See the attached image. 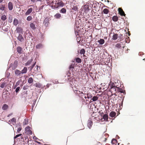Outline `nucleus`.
I'll return each instance as SVG.
<instances>
[{
	"mask_svg": "<svg viewBox=\"0 0 145 145\" xmlns=\"http://www.w3.org/2000/svg\"><path fill=\"white\" fill-rule=\"evenodd\" d=\"M10 75V73L8 72H7L6 73V76L8 78Z\"/></svg>",
	"mask_w": 145,
	"mask_h": 145,
	"instance_id": "5fc2aeb1",
	"label": "nucleus"
},
{
	"mask_svg": "<svg viewBox=\"0 0 145 145\" xmlns=\"http://www.w3.org/2000/svg\"><path fill=\"white\" fill-rule=\"evenodd\" d=\"M97 42L101 45H102L105 43V40L103 39H100L97 41Z\"/></svg>",
	"mask_w": 145,
	"mask_h": 145,
	"instance_id": "412c9836",
	"label": "nucleus"
},
{
	"mask_svg": "<svg viewBox=\"0 0 145 145\" xmlns=\"http://www.w3.org/2000/svg\"><path fill=\"white\" fill-rule=\"evenodd\" d=\"M29 88V86L27 85H25L23 87V89L24 90L28 89Z\"/></svg>",
	"mask_w": 145,
	"mask_h": 145,
	"instance_id": "603ef678",
	"label": "nucleus"
},
{
	"mask_svg": "<svg viewBox=\"0 0 145 145\" xmlns=\"http://www.w3.org/2000/svg\"><path fill=\"white\" fill-rule=\"evenodd\" d=\"M8 106L7 105L4 104L2 107V108L3 110H6L8 109Z\"/></svg>",
	"mask_w": 145,
	"mask_h": 145,
	"instance_id": "aec40b11",
	"label": "nucleus"
},
{
	"mask_svg": "<svg viewBox=\"0 0 145 145\" xmlns=\"http://www.w3.org/2000/svg\"><path fill=\"white\" fill-rule=\"evenodd\" d=\"M74 64H72L69 67V70L68 72L67 73V75L65 76V77H68V76H71V75H73L72 72L73 69L74 68Z\"/></svg>",
	"mask_w": 145,
	"mask_h": 145,
	"instance_id": "20e7f679",
	"label": "nucleus"
},
{
	"mask_svg": "<svg viewBox=\"0 0 145 145\" xmlns=\"http://www.w3.org/2000/svg\"><path fill=\"white\" fill-rule=\"evenodd\" d=\"M15 73L16 76H18L21 74V71L18 69H16L15 71Z\"/></svg>",
	"mask_w": 145,
	"mask_h": 145,
	"instance_id": "f8f14e48",
	"label": "nucleus"
},
{
	"mask_svg": "<svg viewBox=\"0 0 145 145\" xmlns=\"http://www.w3.org/2000/svg\"><path fill=\"white\" fill-rule=\"evenodd\" d=\"M116 115V113L115 112L112 111L110 113L109 115L111 117L113 118Z\"/></svg>",
	"mask_w": 145,
	"mask_h": 145,
	"instance_id": "bb28decb",
	"label": "nucleus"
},
{
	"mask_svg": "<svg viewBox=\"0 0 145 145\" xmlns=\"http://www.w3.org/2000/svg\"><path fill=\"white\" fill-rule=\"evenodd\" d=\"M117 143V140L115 139H113L111 141V143L112 144H115Z\"/></svg>",
	"mask_w": 145,
	"mask_h": 145,
	"instance_id": "c9c22d12",
	"label": "nucleus"
},
{
	"mask_svg": "<svg viewBox=\"0 0 145 145\" xmlns=\"http://www.w3.org/2000/svg\"><path fill=\"white\" fill-rule=\"evenodd\" d=\"M72 88L73 91L75 93V92H76V91H78V90H79V89L76 88V86H73Z\"/></svg>",
	"mask_w": 145,
	"mask_h": 145,
	"instance_id": "c756f323",
	"label": "nucleus"
},
{
	"mask_svg": "<svg viewBox=\"0 0 145 145\" xmlns=\"http://www.w3.org/2000/svg\"><path fill=\"white\" fill-rule=\"evenodd\" d=\"M22 135V134H19L16 135L15 137H14V138L15 139L19 136H21Z\"/></svg>",
	"mask_w": 145,
	"mask_h": 145,
	"instance_id": "4d7b16f0",
	"label": "nucleus"
},
{
	"mask_svg": "<svg viewBox=\"0 0 145 145\" xmlns=\"http://www.w3.org/2000/svg\"><path fill=\"white\" fill-rule=\"evenodd\" d=\"M117 91L118 92H120L121 93H123L125 94V90H123L119 88V87L117 88Z\"/></svg>",
	"mask_w": 145,
	"mask_h": 145,
	"instance_id": "4be33fe9",
	"label": "nucleus"
},
{
	"mask_svg": "<svg viewBox=\"0 0 145 145\" xmlns=\"http://www.w3.org/2000/svg\"><path fill=\"white\" fill-rule=\"evenodd\" d=\"M75 94L79 96H83L84 95H85V94L83 93L82 92H81L79 90L76 92H75Z\"/></svg>",
	"mask_w": 145,
	"mask_h": 145,
	"instance_id": "9d476101",
	"label": "nucleus"
},
{
	"mask_svg": "<svg viewBox=\"0 0 145 145\" xmlns=\"http://www.w3.org/2000/svg\"><path fill=\"white\" fill-rule=\"evenodd\" d=\"M118 37V34L116 33L114 34L112 36V39L114 40L117 39Z\"/></svg>",
	"mask_w": 145,
	"mask_h": 145,
	"instance_id": "cd10ccee",
	"label": "nucleus"
},
{
	"mask_svg": "<svg viewBox=\"0 0 145 145\" xmlns=\"http://www.w3.org/2000/svg\"><path fill=\"white\" fill-rule=\"evenodd\" d=\"M93 123V122L91 120H88L87 123V126L89 129H91Z\"/></svg>",
	"mask_w": 145,
	"mask_h": 145,
	"instance_id": "1a4fd4ad",
	"label": "nucleus"
},
{
	"mask_svg": "<svg viewBox=\"0 0 145 145\" xmlns=\"http://www.w3.org/2000/svg\"><path fill=\"white\" fill-rule=\"evenodd\" d=\"M66 12V10L64 8H62L60 11V12H61V13H65Z\"/></svg>",
	"mask_w": 145,
	"mask_h": 145,
	"instance_id": "c03bdc74",
	"label": "nucleus"
},
{
	"mask_svg": "<svg viewBox=\"0 0 145 145\" xmlns=\"http://www.w3.org/2000/svg\"><path fill=\"white\" fill-rule=\"evenodd\" d=\"M116 87L114 83L110 82V83L109 84V88H112Z\"/></svg>",
	"mask_w": 145,
	"mask_h": 145,
	"instance_id": "f3484780",
	"label": "nucleus"
},
{
	"mask_svg": "<svg viewBox=\"0 0 145 145\" xmlns=\"http://www.w3.org/2000/svg\"><path fill=\"white\" fill-rule=\"evenodd\" d=\"M49 22L48 21V18H45L43 22V23L46 26V27H47L48 26V24Z\"/></svg>",
	"mask_w": 145,
	"mask_h": 145,
	"instance_id": "2eb2a0df",
	"label": "nucleus"
},
{
	"mask_svg": "<svg viewBox=\"0 0 145 145\" xmlns=\"http://www.w3.org/2000/svg\"><path fill=\"white\" fill-rule=\"evenodd\" d=\"M28 119L26 118L24 119V120L23 122L24 125H26L28 124Z\"/></svg>",
	"mask_w": 145,
	"mask_h": 145,
	"instance_id": "f704fd0d",
	"label": "nucleus"
},
{
	"mask_svg": "<svg viewBox=\"0 0 145 145\" xmlns=\"http://www.w3.org/2000/svg\"><path fill=\"white\" fill-rule=\"evenodd\" d=\"M52 82L54 84H57L58 83V80H54Z\"/></svg>",
	"mask_w": 145,
	"mask_h": 145,
	"instance_id": "bf43d9fd",
	"label": "nucleus"
},
{
	"mask_svg": "<svg viewBox=\"0 0 145 145\" xmlns=\"http://www.w3.org/2000/svg\"><path fill=\"white\" fill-rule=\"evenodd\" d=\"M35 86L36 87L40 88L42 87V85L40 83H36L35 84Z\"/></svg>",
	"mask_w": 145,
	"mask_h": 145,
	"instance_id": "09e8293b",
	"label": "nucleus"
},
{
	"mask_svg": "<svg viewBox=\"0 0 145 145\" xmlns=\"http://www.w3.org/2000/svg\"><path fill=\"white\" fill-rule=\"evenodd\" d=\"M36 63V62H35L33 65H32L31 66H30L29 67V68L30 69V71H31L34 67V66H35Z\"/></svg>",
	"mask_w": 145,
	"mask_h": 145,
	"instance_id": "ea45409f",
	"label": "nucleus"
},
{
	"mask_svg": "<svg viewBox=\"0 0 145 145\" xmlns=\"http://www.w3.org/2000/svg\"><path fill=\"white\" fill-rule=\"evenodd\" d=\"M27 70V68L26 67H24L22 71H21V73L23 74L26 73Z\"/></svg>",
	"mask_w": 145,
	"mask_h": 145,
	"instance_id": "5701e85b",
	"label": "nucleus"
},
{
	"mask_svg": "<svg viewBox=\"0 0 145 145\" xmlns=\"http://www.w3.org/2000/svg\"><path fill=\"white\" fill-rule=\"evenodd\" d=\"M49 86V84H47L46 85V87L47 88H48Z\"/></svg>",
	"mask_w": 145,
	"mask_h": 145,
	"instance_id": "338daca9",
	"label": "nucleus"
},
{
	"mask_svg": "<svg viewBox=\"0 0 145 145\" xmlns=\"http://www.w3.org/2000/svg\"><path fill=\"white\" fill-rule=\"evenodd\" d=\"M103 118L105 120L107 121L108 119V115L107 114H105L103 116Z\"/></svg>",
	"mask_w": 145,
	"mask_h": 145,
	"instance_id": "7c9ffc66",
	"label": "nucleus"
},
{
	"mask_svg": "<svg viewBox=\"0 0 145 145\" xmlns=\"http://www.w3.org/2000/svg\"><path fill=\"white\" fill-rule=\"evenodd\" d=\"M33 79L32 77H30L28 80V82L29 84H31L33 82Z\"/></svg>",
	"mask_w": 145,
	"mask_h": 145,
	"instance_id": "4c0bfd02",
	"label": "nucleus"
},
{
	"mask_svg": "<svg viewBox=\"0 0 145 145\" xmlns=\"http://www.w3.org/2000/svg\"><path fill=\"white\" fill-rule=\"evenodd\" d=\"M118 10L121 16H125V14L124 12L123 11L122 8H118Z\"/></svg>",
	"mask_w": 145,
	"mask_h": 145,
	"instance_id": "6e6552de",
	"label": "nucleus"
},
{
	"mask_svg": "<svg viewBox=\"0 0 145 145\" xmlns=\"http://www.w3.org/2000/svg\"><path fill=\"white\" fill-rule=\"evenodd\" d=\"M92 4L90 2L86 3V4L84 5L82 7V9L85 13H88L91 8Z\"/></svg>",
	"mask_w": 145,
	"mask_h": 145,
	"instance_id": "f03ea898",
	"label": "nucleus"
},
{
	"mask_svg": "<svg viewBox=\"0 0 145 145\" xmlns=\"http://www.w3.org/2000/svg\"><path fill=\"white\" fill-rule=\"evenodd\" d=\"M72 9L75 11H77L78 10V8L77 7L76 5L73 6V7L72 8Z\"/></svg>",
	"mask_w": 145,
	"mask_h": 145,
	"instance_id": "a18cd8bd",
	"label": "nucleus"
},
{
	"mask_svg": "<svg viewBox=\"0 0 145 145\" xmlns=\"http://www.w3.org/2000/svg\"><path fill=\"white\" fill-rule=\"evenodd\" d=\"M101 3V2L98 3L95 1V2L93 3V4H92L91 7L97 9L100 7Z\"/></svg>",
	"mask_w": 145,
	"mask_h": 145,
	"instance_id": "39448f33",
	"label": "nucleus"
},
{
	"mask_svg": "<svg viewBox=\"0 0 145 145\" xmlns=\"http://www.w3.org/2000/svg\"><path fill=\"white\" fill-rule=\"evenodd\" d=\"M5 5H2L0 6V9L2 10H5Z\"/></svg>",
	"mask_w": 145,
	"mask_h": 145,
	"instance_id": "49530a36",
	"label": "nucleus"
},
{
	"mask_svg": "<svg viewBox=\"0 0 145 145\" xmlns=\"http://www.w3.org/2000/svg\"><path fill=\"white\" fill-rule=\"evenodd\" d=\"M33 61V59L31 58L30 60H28L26 63H25V65L26 66L29 65Z\"/></svg>",
	"mask_w": 145,
	"mask_h": 145,
	"instance_id": "6ab92c4d",
	"label": "nucleus"
},
{
	"mask_svg": "<svg viewBox=\"0 0 145 145\" xmlns=\"http://www.w3.org/2000/svg\"><path fill=\"white\" fill-rule=\"evenodd\" d=\"M33 139H34V140H36L37 139H38V138H37L35 136H34L33 137Z\"/></svg>",
	"mask_w": 145,
	"mask_h": 145,
	"instance_id": "e2e57ef3",
	"label": "nucleus"
},
{
	"mask_svg": "<svg viewBox=\"0 0 145 145\" xmlns=\"http://www.w3.org/2000/svg\"><path fill=\"white\" fill-rule=\"evenodd\" d=\"M20 87H17L16 90H15V91L16 93H18L19 91L20 90Z\"/></svg>",
	"mask_w": 145,
	"mask_h": 145,
	"instance_id": "864d4df0",
	"label": "nucleus"
},
{
	"mask_svg": "<svg viewBox=\"0 0 145 145\" xmlns=\"http://www.w3.org/2000/svg\"><path fill=\"white\" fill-rule=\"evenodd\" d=\"M1 18L3 20H5L7 19L6 16L5 15H3L2 16Z\"/></svg>",
	"mask_w": 145,
	"mask_h": 145,
	"instance_id": "79ce46f5",
	"label": "nucleus"
},
{
	"mask_svg": "<svg viewBox=\"0 0 145 145\" xmlns=\"http://www.w3.org/2000/svg\"><path fill=\"white\" fill-rule=\"evenodd\" d=\"M50 5L52 8L56 9L59 7H63L64 5V3L62 1L57 2V1L50 2Z\"/></svg>",
	"mask_w": 145,
	"mask_h": 145,
	"instance_id": "f257e3e1",
	"label": "nucleus"
},
{
	"mask_svg": "<svg viewBox=\"0 0 145 145\" xmlns=\"http://www.w3.org/2000/svg\"><path fill=\"white\" fill-rule=\"evenodd\" d=\"M18 40L21 42H24V39L22 36L20 34H19L18 36L17 37Z\"/></svg>",
	"mask_w": 145,
	"mask_h": 145,
	"instance_id": "423d86ee",
	"label": "nucleus"
},
{
	"mask_svg": "<svg viewBox=\"0 0 145 145\" xmlns=\"http://www.w3.org/2000/svg\"><path fill=\"white\" fill-rule=\"evenodd\" d=\"M103 12L104 14H107L109 12V10L107 8H105L103 10Z\"/></svg>",
	"mask_w": 145,
	"mask_h": 145,
	"instance_id": "473e14b6",
	"label": "nucleus"
},
{
	"mask_svg": "<svg viewBox=\"0 0 145 145\" xmlns=\"http://www.w3.org/2000/svg\"><path fill=\"white\" fill-rule=\"evenodd\" d=\"M22 128L21 127H19L17 129V132H20L22 130Z\"/></svg>",
	"mask_w": 145,
	"mask_h": 145,
	"instance_id": "052dcab7",
	"label": "nucleus"
},
{
	"mask_svg": "<svg viewBox=\"0 0 145 145\" xmlns=\"http://www.w3.org/2000/svg\"><path fill=\"white\" fill-rule=\"evenodd\" d=\"M8 8L10 10H12L13 9L12 3L10 2L8 4Z\"/></svg>",
	"mask_w": 145,
	"mask_h": 145,
	"instance_id": "b1692460",
	"label": "nucleus"
},
{
	"mask_svg": "<svg viewBox=\"0 0 145 145\" xmlns=\"http://www.w3.org/2000/svg\"><path fill=\"white\" fill-rule=\"evenodd\" d=\"M72 75H71V76H68V77L66 76V77H65V78H67L68 80L69 81V83L71 87L75 86V84H76V81L75 79L72 78Z\"/></svg>",
	"mask_w": 145,
	"mask_h": 145,
	"instance_id": "7ed1b4c3",
	"label": "nucleus"
},
{
	"mask_svg": "<svg viewBox=\"0 0 145 145\" xmlns=\"http://www.w3.org/2000/svg\"><path fill=\"white\" fill-rule=\"evenodd\" d=\"M30 127L28 126L25 128V131L28 133L30 134L31 135L32 134V131L30 130Z\"/></svg>",
	"mask_w": 145,
	"mask_h": 145,
	"instance_id": "9b49d317",
	"label": "nucleus"
},
{
	"mask_svg": "<svg viewBox=\"0 0 145 145\" xmlns=\"http://www.w3.org/2000/svg\"><path fill=\"white\" fill-rule=\"evenodd\" d=\"M37 142V143H38L39 144H40V142Z\"/></svg>",
	"mask_w": 145,
	"mask_h": 145,
	"instance_id": "774afa93",
	"label": "nucleus"
},
{
	"mask_svg": "<svg viewBox=\"0 0 145 145\" xmlns=\"http://www.w3.org/2000/svg\"><path fill=\"white\" fill-rule=\"evenodd\" d=\"M33 10V9L32 8H29L26 12L25 13V15H28Z\"/></svg>",
	"mask_w": 145,
	"mask_h": 145,
	"instance_id": "ddd939ff",
	"label": "nucleus"
},
{
	"mask_svg": "<svg viewBox=\"0 0 145 145\" xmlns=\"http://www.w3.org/2000/svg\"><path fill=\"white\" fill-rule=\"evenodd\" d=\"M18 20H17L16 18H15L14 20L13 23V24L15 25L16 26L18 24Z\"/></svg>",
	"mask_w": 145,
	"mask_h": 145,
	"instance_id": "c85d7f7f",
	"label": "nucleus"
},
{
	"mask_svg": "<svg viewBox=\"0 0 145 145\" xmlns=\"http://www.w3.org/2000/svg\"><path fill=\"white\" fill-rule=\"evenodd\" d=\"M117 88L118 87H117L116 86L115 87L112 88H110V89L111 91H116V90H117Z\"/></svg>",
	"mask_w": 145,
	"mask_h": 145,
	"instance_id": "de8ad7c7",
	"label": "nucleus"
},
{
	"mask_svg": "<svg viewBox=\"0 0 145 145\" xmlns=\"http://www.w3.org/2000/svg\"><path fill=\"white\" fill-rule=\"evenodd\" d=\"M98 98V97L96 96H95L93 97L92 98L91 100H92L93 101H97Z\"/></svg>",
	"mask_w": 145,
	"mask_h": 145,
	"instance_id": "58836bf2",
	"label": "nucleus"
},
{
	"mask_svg": "<svg viewBox=\"0 0 145 145\" xmlns=\"http://www.w3.org/2000/svg\"><path fill=\"white\" fill-rule=\"evenodd\" d=\"M22 48L20 46H18L17 48V52L20 54H21L22 53Z\"/></svg>",
	"mask_w": 145,
	"mask_h": 145,
	"instance_id": "393cba45",
	"label": "nucleus"
},
{
	"mask_svg": "<svg viewBox=\"0 0 145 145\" xmlns=\"http://www.w3.org/2000/svg\"><path fill=\"white\" fill-rule=\"evenodd\" d=\"M129 37H128L127 38V39H128V40H126V42H127V43H129L130 41V40H128V39H129Z\"/></svg>",
	"mask_w": 145,
	"mask_h": 145,
	"instance_id": "680f3d73",
	"label": "nucleus"
},
{
	"mask_svg": "<svg viewBox=\"0 0 145 145\" xmlns=\"http://www.w3.org/2000/svg\"><path fill=\"white\" fill-rule=\"evenodd\" d=\"M16 30L18 33H22V30L20 27H17Z\"/></svg>",
	"mask_w": 145,
	"mask_h": 145,
	"instance_id": "a878e982",
	"label": "nucleus"
},
{
	"mask_svg": "<svg viewBox=\"0 0 145 145\" xmlns=\"http://www.w3.org/2000/svg\"><path fill=\"white\" fill-rule=\"evenodd\" d=\"M32 19V17L31 16H29L27 18V20L28 21H30Z\"/></svg>",
	"mask_w": 145,
	"mask_h": 145,
	"instance_id": "3c124183",
	"label": "nucleus"
},
{
	"mask_svg": "<svg viewBox=\"0 0 145 145\" xmlns=\"http://www.w3.org/2000/svg\"><path fill=\"white\" fill-rule=\"evenodd\" d=\"M76 61L78 63H80L81 62V59L79 57H77L76 59Z\"/></svg>",
	"mask_w": 145,
	"mask_h": 145,
	"instance_id": "37998d69",
	"label": "nucleus"
},
{
	"mask_svg": "<svg viewBox=\"0 0 145 145\" xmlns=\"http://www.w3.org/2000/svg\"><path fill=\"white\" fill-rule=\"evenodd\" d=\"M85 51L84 49H82L80 50V54H81L84 55L85 54Z\"/></svg>",
	"mask_w": 145,
	"mask_h": 145,
	"instance_id": "e433bc0d",
	"label": "nucleus"
},
{
	"mask_svg": "<svg viewBox=\"0 0 145 145\" xmlns=\"http://www.w3.org/2000/svg\"><path fill=\"white\" fill-rule=\"evenodd\" d=\"M36 100L34 101V102H33V105L32 106V110L33 109V108L34 106H35V104L36 103Z\"/></svg>",
	"mask_w": 145,
	"mask_h": 145,
	"instance_id": "6e6d98bb",
	"label": "nucleus"
},
{
	"mask_svg": "<svg viewBox=\"0 0 145 145\" xmlns=\"http://www.w3.org/2000/svg\"><path fill=\"white\" fill-rule=\"evenodd\" d=\"M116 47L120 48L121 47V44L120 43H117L116 45Z\"/></svg>",
	"mask_w": 145,
	"mask_h": 145,
	"instance_id": "8fccbe9b",
	"label": "nucleus"
},
{
	"mask_svg": "<svg viewBox=\"0 0 145 145\" xmlns=\"http://www.w3.org/2000/svg\"><path fill=\"white\" fill-rule=\"evenodd\" d=\"M123 99L122 101H121V105H121V106H122V105H123Z\"/></svg>",
	"mask_w": 145,
	"mask_h": 145,
	"instance_id": "69168bd1",
	"label": "nucleus"
},
{
	"mask_svg": "<svg viewBox=\"0 0 145 145\" xmlns=\"http://www.w3.org/2000/svg\"><path fill=\"white\" fill-rule=\"evenodd\" d=\"M112 20L114 22H116L118 21V18L116 16H114L112 18Z\"/></svg>",
	"mask_w": 145,
	"mask_h": 145,
	"instance_id": "2f4dec72",
	"label": "nucleus"
},
{
	"mask_svg": "<svg viewBox=\"0 0 145 145\" xmlns=\"http://www.w3.org/2000/svg\"><path fill=\"white\" fill-rule=\"evenodd\" d=\"M83 96L84 97L85 99L88 98V99H91L93 97L92 94L90 93H88L86 95V94L85 95H84Z\"/></svg>",
	"mask_w": 145,
	"mask_h": 145,
	"instance_id": "0eeeda50",
	"label": "nucleus"
},
{
	"mask_svg": "<svg viewBox=\"0 0 145 145\" xmlns=\"http://www.w3.org/2000/svg\"><path fill=\"white\" fill-rule=\"evenodd\" d=\"M37 68L36 69H35V68L34 69V70L35 71H36V72H37L38 71V68H39V69L40 68L37 65Z\"/></svg>",
	"mask_w": 145,
	"mask_h": 145,
	"instance_id": "13d9d810",
	"label": "nucleus"
},
{
	"mask_svg": "<svg viewBox=\"0 0 145 145\" xmlns=\"http://www.w3.org/2000/svg\"><path fill=\"white\" fill-rule=\"evenodd\" d=\"M43 45L41 43H39L36 46V48L37 49H39L43 47Z\"/></svg>",
	"mask_w": 145,
	"mask_h": 145,
	"instance_id": "dca6fc26",
	"label": "nucleus"
},
{
	"mask_svg": "<svg viewBox=\"0 0 145 145\" xmlns=\"http://www.w3.org/2000/svg\"><path fill=\"white\" fill-rule=\"evenodd\" d=\"M30 28L33 30H35L36 29L35 24L32 23H31L30 24Z\"/></svg>",
	"mask_w": 145,
	"mask_h": 145,
	"instance_id": "4468645a",
	"label": "nucleus"
},
{
	"mask_svg": "<svg viewBox=\"0 0 145 145\" xmlns=\"http://www.w3.org/2000/svg\"><path fill=\"white\" fill-rule=\"evenodd\" d=\"M7 85V83L6 82H3L1 85L0 87L1 88H3L5 86H6Z\"/></svg>",
	"mask_w": 145,
	"mask_h": 145,
	"instance_id": "a19ab883",
	"label": "nucleus"
},
{
	"mask_svg": "<svg viewBox=\"0 0 145 145\" xmlns=\"http://www.w3.org/2000/svg\"><path fill=\"white\" fill-rule=\"evenodd\" d=\"M54 17L56 19H60L61 17V15L60 14L57 13L54 15Z\"/></svg>",
	"mask_w": 145,
	"mask_h": 145,
	"instance_id": "a211bd4d",
	"label": "nucleus"
},
{
	"mask_svg": "<svg viewBox=\"0 0 145 145\" xmlns=\"http://www.w3.org/2000/svg\"><path fill=\"white\" fill-rule=\"evenodd\" d=\"M9 122H14L16 123V119L14 118H13L11 120H9Z\"/></svg>",
	"mask_w": 145,
	"mask_h": 145,
	"instance_id": "72a5a7b5",
	"label": "nucleus"
},
{
	"mask_svg": "<svg viewBox=\"0 0 145 145\" xmlns=\"http://www.w3.org/2000/svg\"><path fill=\"white\" fill-rule=\"evenodd\" d=\"M12 113H11V114H9L8 116H7V117H10V116H11V115H12Z\"/></svg>",
	"mask_w": 145,
	"mask_h": 145,
	"instance_id": "0e129e2a",
	"label": "nucleus"
}]
</instances>
